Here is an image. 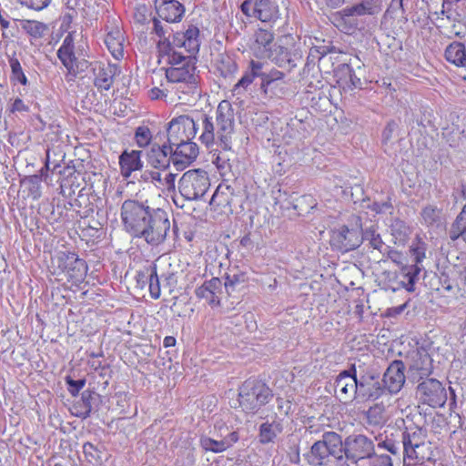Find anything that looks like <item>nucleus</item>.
<instances>
[{
    "label": "nucleus",
    "mask_w": 466,
    "mask_h": 466,
    "mask_svg": "<svg viewBox=\"0 0 466 466\" xmlns=\"http://www.w3.org/2000/svg\"><path fill=\"white\" fill-rule=\"evenodd\" d=\"M198 122L188 115H181L170 120L167 127V142L174 147L177 143L192 140L197 134Z\"/></svg>",
    "instance_id": "nucleus-10"
},
{
    "label": "nucleus",
    "mask_w": 466,
    "mask_h": 466,
    "mask_svg": "<svg viewBox=\"0 0 466 466\" xmlns=\"http://www.w3.org/2000/svg\"><path fill=\"white\" fill-rule=\"evenodd\" d=\"M244 282V276L242 274L227 275L224 282V288L228 296L236 290V288Z\"/></svg>",
    "instance_id": "nucleus-56"
},
{
    "label": "nucleus",
    "mask_w": 466,
    "mask_h": 466,
    "mask_svg": "<svg viewBox=\"0 0 466 466\" xmlns=\"http://www.w3.org/2000/svg\"><path fill=\"white\" fill-rule=\"evenodd\" d=\"M93 72L95 75L94 85L98 89L109 90L114 82V77L118 72V68L115 65L96 63Z\"/></svg>",
    "instance_id": "nucleus-31"
},
{
    "label": "nucleus",
    "mask_w": 466,
    "mask_h": 466,
    "mask_svg": "<svg viewBox=\"0 0 466 466\" xmlns=\"http://www.w3.org/2000/svg\"><path fill=\"white\" fill-rule=\"evenodd\" d=\"M347 370L350 371L356 383L370 378H380V372L374 368L369 357L356 360L350 364Z\"/></svg>",
    "instance_id": "nucleus-29"
},
{
    "label": "nucleus",
    "mask_w": 466,
    "mask_h": 466,
    "mask_svg": "<svg viewBox=\"0 0 466 466\" xmlns=\"http://www.w3.org/2000/svg\"><path fill=\"white\" fill-rule=\"evenodd\" d=\"M238 202V196L234 188L228 185H218L214 192L209 205L211 208L219 214L229 215L234 212V208Z\"/></svg>",
    "instance_id": "nucleus-16"
},
{
    "label": "nucleus",
    "mask_w": 466,
    "mask_h": 466,
    "mask_svg": "<svg viewBox=\"0 0 466 466\" xmlns=\"http://www.w3.org/2000/svg\"><path fill=\"white\" fill-rule=\"evenodd\" d=\"M218 124V151L227 163L234 160L236 154L232 150V134L235 126V115L232 105L228 100H222L217 107Z\"/></svg>",
    "instance_id": "nucleus-1"
},
{
    "label": "nucleus",
    "mask_w": 466,
    "mask_h": 466,
    "mask_svg": "<svg viewBox=\"0 0 466 466\" xmlns=\"http://www.w3.org/2000/svg\"><path fill=\"white\" fill-rule=\"evenodd\" d=\"M20 3L29 8L35 10H42L46 7L51 0H19Z\"/></svg>",
    "instance_id": "nucleus-64"
},
{
    "label": "nucleus",
    "mask_w": 466,
    "mask_h": 466,
    "mask_svg": "<svg viewBox=\"0 0 466 466\" xmlns=\"http://www.w3.org/2000/svg\"><path fill=\"white\" fill-rule=\"evenodd\" d=\"M448 238L451 242L457 243L461 239L466 245V204L450 226Z\"/></svg>",
    "instance_id": "nucleus-39"
},
{
    "label": "nucleus",
    "mask_w": 466,
    "mask_h": 466,
    "mask_svg": "<svg viewBox=\"0 0 466 466\" xmlns=\"http://www.w3.org/2000/svg\"><path fill=\"white\" fill-rule=\"evenodd\" d=\"M136 143L139 147H145L151 143L152 133L148 127L140 126L135 131Z\"/></svg>",
    "instance_id": "nucleus-53"
},
{
    "label": "nucleus",
    "mask_w": 466,
    "mask_h": 466,
    "mask_svg": "<svg viewBox=\"0 0 466 466\" xmlns=\"http://www.w3.org/2000/svg\"><path fill=\"white\" fill-rule=\"evenodd\" d=\"M261 69L263 64L258 61L251 60L249 66L242 77L234 85L232 93L234 96L243 94L247 87L254 81L256 77L261 78Z\"/></svg>",
    "instance_id": "nucleus-35"
},
{
    "label": "nucleus",
    "mask_w": 466,
    "mask_h": 466,
    "mask_svg": "<svg viewBox=\"0 0 466 466\" xmlns=\"http://www.w3.org/2000/svg\"><path fill=\"white\" fill-rule=\"evenodd\" d=\"M404 466L421 465L431 457L429 442L402 449Z\"/></svg>",
    "instance_id": "nucleus-30"
},
{
    "label": "nucleus",
    "mask_w": 466,
    "mask_h": 466,
    "mask_svg": "<svg viewBox=\"0 0 466 466\" xmlns=\"http://www.w3.org/2000/svg\"><path fill=\"white\" fill-rule=\"evenodd\" d=\"M432 370V359L430 354L416 352L408 370V379L414 383H418L425 379H430Z\"/></svg>",
    "instance_id": "nucleus-17"
},
{
    "label": "nucleus",
    "mask_w": 466,
    "mask_h": 466,
    "mask_svg": "<svg viewBox=\"0 0 466 466\" xmlns=\"http://www.w3.org/2000/svg\"><path fill=\"white\" fill-rule=\"evenodd\" d=\"M341 451L356 465L363 460H371L376 455L374 441L361 433L350 434L342 440Z\"/></svg>",
    "instance_id": "nucleus-9"
},
{
    "label": "nucleus",
    "mask_w": 466,
    "mask_h": 466,
    "mask_svg": "<svg viewBox=\"0 0 466 466\" xmlns=\"http://www.w3.org/2000/svg\"><path fill=\"white\" fill-rule=\"evenodd\" d=\"M167 91L170 95L175 96L183 104L195 102L200 96L198 78L171 84L170 88L167 89Z\"/></svg>",
    "instance_id": "nucleus-21"
},
{
    "label": "nucleus",
    "mask_w": 466,
    "mask_h": 466,
    "mask_svg": "<svg viewBox=\"0 0 466 466\" xmlns=\"http://www.w3.org/2000/svg\"><path fill=\"white\" fill-rule=\"evenodd\" d=\"M367 421L370 425H381L386 421L385 407L382 404H375L366 411Z\"/></svg>",
    "instance_id": "nucleus-50"
},
{
    "label": "nucleus",
    "mask_w": 466,
    "mask_h": 466,
    "mask_svg": "<svg viewBox=\"0 0 466 466\" xmlns=\"http://www.w3.org/2000/svg\"><path fill=\"white\" fill-rule=\"evenodd\" d=\"M441 210L432 205L425 207L420 213L427 227H438L441 224Z\"/></svg>",
    "instance_id": "nucleus-49"
},
{
    "label": "nucleus",
    "mask_w": 466,
    "mask_h": 466,
    "mask_svg": "<svg viewBox=\"0 0 466 466\" xmlns=\"http://www.w3.org/2000/svg\"><path fill=\"white\" fill-rule=\"evenodd\" d=\"M240 9L247 16H253L263 23L275 24L280 19V12L275 0H245Z\"/></svg>",
    "instance_id": "nucleus-11"
},
{
    "label": "nucleus",
    "mask_w": 466,
    "mask_h": 466,
    "mask_svg": "<svg viewBox=\"0 0 466 466\" xmlns=\"http://www.w3.org/2000/svg\"><path fill=\"white\" fill-rule=\"evenodd\" d=\"M354 225H343L332 231L330 245L333 249L346 253L358 248L363 242L360 219L354 217Z\"/></svg>",
    "instance_id": "nucleus-8"
},
{
    "label": "nucleus",
    "mask_w": 466,
    "mask_h": 466,
    "mask_svg": "<svg viewBox=\"0 0 466 466\" xmlns=\"http://www.w3.org/2000/svg\"><path fill=\"white\" fill-rule=\"evenodd\" d=\"M303 51L299 46H274L272 52L268 56L272 63L287 71H291L302 62Z\"/></svg>",
    "instance_id": "nucleus-13"
},
{
    "label": "nucleus",
    "mask_w": 466,
    "mask_h": 466,
    "mask_svg": "<svg viewBox=\"0 0 466 466\" xmlns=\"http://www.w3.org/2000/svg\"><path fill=\"white\" fill-rule=\"evenodd\" d=\"M136 280L137 286L141 289H144L147 285H148L149 292L153 299L159 298L160 283L156 264L151 263L137 271L136 275Z\"/></svg>",
    "instance_id": "nucleus-24"
},
{
    "label": "nucleus",
    "mask_w": 466,
    "mask_h": 466,
    "mask_svg": "<svg viewBox=\"0 0 466 466\" xmlns=\"http://www.w3.org/2000/svg\"><path fill=\"white\" fill-rule=\"evenodd\" d=\"M83 452L89 462L102 461V451L91 442L83 445Z\"/></svg>",
    "instance_id": "nucleus-55"
},
{
    "label": "nucleus",
    "mask_w": 466,
    "mask_h": 466,
    "mask_svg": "<svg viewBox=\"0 0 466 466\" xmlns=\"http://www.w3.org/2000/svg\"><path fill=\"white\" fill-rule=\"evenodd\" d=\"M368 208H370L372 211L376 212L377 214H391L393 210V206L391 204L390 198H388V200L382 202L374 201L371 205H369Z\"/></svg>",
    "instance_id": "nucleus-59"
},
{
    "label": "nucleus",
    "mask_w": 466,
    "mask_h": 466,
    "mask_svg": "<svg viewBox=\"0 0 466 466\" xmlns=\"http://www.w3.org/2000/svg\"><path fill=\"white\" fill-rule=\"evenodd\" d=\"M8 63L11 68V80L18 82L23 86H26L28 80L23 71L19 60L15 56V53L8 56Z\"/></svg>",
    "instance_id": "nucleus-47"
},
{
    "label": "nucleus",
    "mask_w": 466,
    "mask_h": 466,
    "mask_svg": "<svg viewBox=\"0 0 466 466\" xmlns=\"http://www.w3.org/2000/svg\"><path fill=\"white\" fill-rule=\"evenodd\" d=\"M426 438V430L415 425L406 427L401 433L402 449L425 443L427 442Z\"/></svg>",
    "instance_id": "nucleus-43"
},
{
    "label": "nucleus",
    "mask_w": 466,
    "mask_h": 466,
    "mask_svg": "<svg viewBox=\"0 0 466 466\" xmlns=\"http://www.w3.org/2000/svg\"><path fill=\"white\" fill-rule=\"evenodd\" d=\"M450 32L456 37L463 38L466 35V25L461 20L454 21Z\"/></svg>",
    "instance_id": "nucleus-63"
},
{
    "label": "nucleus",
    "mask_w": 466,
    "mask_h": 466,
    "mask_svg": "<svg viewBox=\"0 0 466 466\" xmlns=\"http://www.w3.org/2000/svg\"><path fill=\"white\" fill-rule=\"evenodd\" d=\"M215 66L219 75L225 79L233 77L238 71L235 58L226 52L218 54Z\"/></svg>",
    "instance_id": "nucleus-42"
},
{
    "label": "nucleus",
    "mask_w": 466,
    "mask_h": 466,
    "mask_svg": "<svg viewBox=\"0 0 466 466\" xmlns=\"http://www.w3.org/2000/svg\"><path fill=\"white\" fill-rule=\"evenodd\" d=\"M124 34L117 26L112 27L105 39L109 52L116 59H120L124 56Z\"/></svg>",
    "instance_id": "nucleus-38"
},
{
    "label": "nucleus",
    "mask_w": 466,
    "mask_h": 466,
    "mask_svg": "<svg viewBox=\"0 0 466 466\" xmlns=\"http://www.w3.org/2000/svg\"><path fill=\"white\" fill-rule=\"evenodd\" d=\"M358 398L362 400H375L385 392V387L381 384L380 378H370L357 383Z\"/></svg>",
    "instance_id": "nucleus-32"
},
{
    "label": "nucleus",
    "mask_w": 466,
    "mask_h": 466,
    "mask_svg": "<svg viewBox=\"0 0 466 466\" xmlns=\"http://www.w3.org/2000/svg\"><path fill=\"white\" fill-rule=\"evenodd\" d=\"M282 431L283 426L278 420L263 422L258 429V441L262 445L274 443Z\"/></svg>",
    "instance_id": "nucleus-40"
},
{
    "label": "nucleus",
    "mask_w": 466,
    "mask_h": 466,
    "mask_svg": "<svg viewBox=\"0 0 466 466\" xmlns=\"http://www.w3.org/2000/svg\"><path fill=\"white\" fill-rule=\"evenodd\" d=\"M445 59L458 67H466V45L453 41L444 50Z\"/></svg>",
    "instance_id": "nucleus-37"
},
{
    "label": "nucleus",
    "mask_w": 466,
    "mask_h": 466,
    "mask_svg": "<svg viewBox=\"0 0 466 466\" xmlns=\"http://www.w3.org/2000/svg\"><path fill=\"white\" fill-rule=\"evenodd\" d=\"M222 293V281L218 278H212L205 281L196 289V296L199 299H204L211 307L220 305Z\"/></svg>",
    "instance_id": "nucleus-26"
},
{
    "label": "nucleus",
    "mask_w": 466,
    "mask_h": 466,
    "mask_svg": "<svg viewBox=\"0 0 466 466\" xmlns=\"http://www.w3.org/2000/svg\"><path fill=\"white\" fill-rule=\"evenodd\" d=\"M421 270H422V267L416 265V264H413L410 266H405L402 268V272L408 280L407 284L405 285V289L407 291H409V292L414 291V285H415L416 281L418 280V279H419L418 277H419L420 273L421 272Z\"/></svg>",
    "instance_id": "nucleus-51"
},
{
    "label": "nucleus",
    "mask_w": 466,
    "mask_h": 466,
    "mask_svg": "<svg viewBox=\"0 0 466 466\" xmlns=\"http://www.w3.org/2000/svg\"><path fill=\"white\" fill-rule=\"evenodd\" d=\"M58 268H61L73 283L82 282L87 273L86 261L79 258L75 252H61L57 258Z\"/></svg>",
    "instance_id": "nucleus-15"
},
{
    "label": "nucleus",
    "mask_w": 466,
    "mask_h": 466,
    "mask_svg": "<svg viewBox=\"0 0 466 466\" xmlns=\"http://www.w3.org/2000/svg\"><path fill=\"white\" fill-rule=\"evenodd\" d=\"M155 5L158 16L167 23L180 21L185 13L184 5L177 0H156Z\"/></svg>",
    "instance_id": "nucleus-28"
},
{
    "label": "nucleus",
    "mask_w": 466,
    "mask_h": 466,
    "mask_svg": "<svg viewBox=\"0 0 466 466\" xmlns=\"http://www.w3.org/2000/svg\"><path fill=\"white\" fill-rule=\"evenodd\" d=\"M363 240H368L370 245L374 248L378 249L381 253H384L389 249V246L385 245L382 241V238L374 227L368 228L366 229H362Z\"/></svg>",
    "instance_id": "nucleus-46"
},
{
    "label": "nucleus",
    "mask_w": 466,
    "mask_h": 466,
    "mask_svg": "<svg viewBox=\"0 0 466 466\" xmlns=\"http://www.w3.org/2000/svg\"><path fill=\"white\" fill-rule=\"evenodd\" d=\"M379 13V8L374 4H370L369 0H362L360 3L351 6H347L342 10V14L345 16H362V15H373Z\"/></svg>",
    "instance_id": "nucleus-44"
},
{
    "label": "nucleus",
    "mask_w": 466,
    "mask_h": 466,
    "mask_svg": "<svg viewBox=\"0 0 466 466\" xmlns=\"http://www.w3.org/2000/svg\"><path fill=\"white\" fill-rule=\"evenodd\" d=\"M141 154L142 151L139 150H131L130 152L125 150L122 152L119 157V165L124 177H129L132 172L142 169Z\"/></svg>",
    "instance_id": "nucleus-34"
},
{
    "label": "nucleus",
    "mask_w": 466,
    "mask_h": 466,
    "mask_svg": "<svg viewBox=\"0 0 466 466\" xmlns=\"http://www.w3.org/2000/svg\"><path fill=\"white\" fill-rule=\"evenodd\" d=\"M442 137L451 147L458 150H466V131L461 130L458 126L451 125L443 128Z\"/></svg>",
    "instance_id": "nucleus-41"
},
{
    "label": "nucleus",
    "mask_w": 466,
    "mask_h": 466,
    "mask_svg": "<svg viewBox=\"0 0 466 466\" xmlns=\"http://www.w3.org/2000/svg\"><path fill=\"white\" fill-rule=\"evenodd\" d=\"M336 76L338 77L337 83L339 88L345 93L351 92L357 88H363L364 82L348 64H342L338 66Z\"/></svg>",
    "instance_id": "nucleus-27"
},
{
    "label": "nucleus",
    "mask_w": 466,
    "mask_h": 466,
    "mask_svg": "<svg viewBox=\"0 0 466 466\" xmlns=\"http://www.w3.org/2000/svg\"><path fill=\"white\" fill-rule=\"evenodd\" d=\"M410 253L413 258L414 264L420 266L426 257V244L419 242L416 246L410 247Z\"/></svg>",
    "instance_id": "nucleus-58"
},
{
    "label": "nucleus",
    "mask_w": 466,
    "mask_h": 466,
    "mask_svg": "<svg viewBox=\"0 0 466 466\" xmlns=\"http://www.w3.org/2000/svg\"><path fill=\"white\" fill-rule=\"evenodd\" d=\"M357 383L347 370H341L335 380V392L340 401L348 402L358 398Z\"/></svg>",
    "instance_id": "nucleus-23"
},
{
    "label": "nucleus",
    "mask_w": 466,
    "mask_h": 466,
    "mask_svg": "<svg viewBox=\"0 0 466 466\" xmlns=\"http://www.w3.org/2000/svg\"><path fill=\"white\" fill-rule=\"evenodd\" d=\"M200 445L205 451H212L215 453H219L226 451V447L222 439L217 441L209 437H201Z\"/></svg>",
    "instance_id": "nucleus-54"
},
{
    "label": "nucleus",
    "mask_w": 466,
    "mask_h": 466,
    "mask_svg": "<svg viewBox=\"0 0 466 466\" xmlns=\"http://www.w3.org/2000/svg\"><path fill=\"white\" fill-rule=\"evenodd\" d=\"M171 52H179L177 48H184L187 55L195 56L199 51L201 39L199 28L195 25H188L184 32L173 34L172 42H168Z\"/></svg>",
    "instance_id": "nucleus-14"
},
{
    "label": "nucleus",
    "mask_w": 466,
    "mask_h": 466,
    "mask_svg": "<svg viewBox=\"0 0 466 466\" xmlns=\"http://www.w3.org/2000/svg\"><path fill=\"white\" fill-rule=\"evenodd\" d=\"M44 175V168L41 169V175H34L25 178L24 183L28 185L29 190L33 194H38L40 188L41 176Z\"/></svg>",
    "instance_id": "nucleus-61"
},
{
    "label": "nucleus",
    "mask_w": 466,
    "mask_h": 466,
    "mask_svg": "<svg viewBox=\"0 0 466 466\" xmlns=\"http://www.w3.org/2000/svg\"><path fill=\"white\" fill-rule=\"evenodd\" d=\"M197 124V130L201 129L199 140L202 144L206 145L207 147H210L214 144L218 143V134L214 131V120L213 117L202 114L198 119H195Z\"/></svg>",
    "instance_id": "nucleus-33"
},
{
    "label": "nucleus",
    "mask_w": 466,
    "mask_h": 466,
    "mask_svg": "<svg viewBox=\"0 0 466 466\" xmlns=\"http://www.w3.org/2000/svg\"><path fill=\"white\" fill-rule=\"evenodd\" d=\"M20 25L23 31L35 39L43 37L47 29L44 23L35 20H22Z\"/></svg>",
    "instance_id": "nucleus-45"
},
{
    "label": "nucleus",
    "mask_w": 466,
    "mask_h": 466,
    "mask_svg": "<svg viewBox=\"0 0 466 466\" xmlns=\"http://www.w3.org/2000/svg\"><path fill=\"white\" fill-rule=\"evenodd\" d=\"M83 56V51L76 49L75 33H69L57 50V56L67 71H74L73 65Z\"/></svg>",
    "instance_id": "nucleus-25"
},
{
    "label": "nucleus",
    "mask_w": 466,
    "mask_h": 466,
    "mask_svg": "<svg viewBox=\"0 0 466 466\" xmlns=\"http://www.w3.org/2000/svg\"><path fill=\"white\" fill-rule=\"evenodd\" d=\"M274 33L268 29L258 28L254 35L250 44V50L253 55L258 58H268L272 52L274 46L273 43Z\"/></svg>",
    "instance_id": "nucleus-22"
},
{
    "label": "nucleus",
    "mask_w": 466,
    "mask_h": 466,
    "mask_svg": "<svg viewBox=\"0 0 466 466\" xmlns=\"http://www.w3.org/2000/svg\"><path fill=\"white\" fill-rule=\"evenodd\" d=\"M153 32L160 38L157 43L159 51L160 45L163 42H172V40L169 39L172 32L171 27L167 24H162V22L157 18L153 19Z\"/></svg>",
    "instance_id": "nucleus-52"
},
{
    "label": "nucleus",
    "mask_w": 466,
    "mask_h": 466,
    "mask_svg": "<svg viewBox=\"0 0 466 466\" xmlns=\"http://www.w3.org/2000/svg\"><path fill=\"white\" fill-rule=\"evenodd\" d=\"M173 148L167 142L161 146L152 144L147 152V163L156 169H167L173 164Z\"/></svg>",
    "instance_id": "nucleus-19"
},
{
    "label": "nucleus",
    "mask_w": 466,
    "mask_h": 466,
    "mask_svg": "<svg viewBox=\"0 0 466 466\" xmlns=\"http://www.w3.org/2000/svg\"><path fill=\"white\" fill-rule=\"evenodd\" d=\"M378 446L380 448H383V449L387 450L392 455L398 456L400 458V450L402 448V446L400 445V442H396L392 439L386 438V440H384L383 441L380 442L378 444Z\"/></svg>",
    "instance_id": "nucleus-60"
},
{
    "label": "nucleus",
    "mask_w": 466,
    "mask_h": 466,
    "mask_svg": "<svg viewBox=\"0 0 466 466\" xmlns=\"http://www.w3.org/2000/svg\"><path fill=\"white\" fill-rule=\"evenodd\" d=\"M102 402L101 395L95 390H86L81 394V400L78 406L81 410L77 414L82 419L88 418L93 411H97Z\"/></svg>",
    "instance_id": "nucleus-36"
},
{
    "label": "nucleus",
    "mask_w": 466,
    "mask_h": 466,
    "mask_svg": "<svg viewBox=\"0 0 466 466\" xmlns=\"http://www.w3.org/2000/svg\"><path fill=\"white\" fill-rule=\"evenodd\" d=\"M173 166L177 170H183L188 167L198 156V147L192 140L174 145Z\"/></svg>",
    "instance_id": "nucleus-20"
},
{
    "label": "nucleus",
    "mask_w": 466,
    "mask_h": 466,
    "mask_svg": "<svg viewBox=\"0 0 466 466\" xmlns=\"http://www.w3.org/2000/svg\"><path fill=\"white\" fill-rule=\"evenodd\" d=\"M405 365L402 360H393L383 374V387L385 391L390 393H398L405 383Z\"/></svg>",
    "instance_id": "nucleus-18"
},
{
    "label": "nucleus",
    "mask_w": 466,
    "mask_h": 466,
    "mask_svg": "<svg viewBox=\"0 0 466 466\" xmlns=\"http://www.w3.org/2000/svg\"><path fill=\"white\" fill-rule=\"evenodd\" d=\"M342 437L335 431H325L309 450L303 453L304 461L310 466H327L332 456L339 453Z\"/></svg>",
    "instance_id": "nucleus-3"
},
{
    "label": "nucleus",
    "mask_w": 466,
    "mask_h": 466,
    "mask_svg": "<svg viewBox=\"0 0 466 466\" xmlns=\"http://www.w3.org/2000/svg\"><path fill=\"white\" fill-rule=\"evenodd\" d=\"M273 397L269 387L258 380H247L238 390V402L246 413L255 414Z\"/></svg>",
    "instance_id": "nucleus-4"
},
{
    "label": "nucleus",
    "mask_w": 466,
    "mask_h": 466,
    "mask_svg": "<svg viewBox=\"0 0 466 466\" xmlns=\"http://www.w3.org/2000/svg\"><path fill=\"white\" fill-rule=\"evenodd\" d=\"M416 397L422 404L442 407L447 401V391L440 380L430 378L418 382Z\"/></svg>",
    "instance_id": "nucleus-12"
},
{
    "label": "nucleus",
    "mask_w": 466,
    "mask_h": 466,
    "mask_svg": "<svg viewBox=\"0 0 466 466\" xmlns=\"http://www.w3.org/2000/svg\"><path fill=\"white\" fill-rule=\"evenodd\" d=\"M284 73L276 69L271 70L268 73L263 72L261 69V84L260 89L265 94H268V89L272 86V84H277L283 79Z\"/></svg>",
    "instance_id": "nucleus-48"
},
{
    "label": "nucleus",
    "mask_w": 466,
    "mask_h": 466,
    "mask_svg": "<svg viewBox=\"0 0 466 466\" xmlns=\"http://www.w3.org/2000/svg\"><path fill=\"white\" fill-rule=\"evenodd\" d=\"M144 224L135 238H143L151 246H158L167 239L171 225L166 210L156 208Z\"/></svg>",
    "instance_id": "nucleus-5"
},
{
    "label": "nucleus",
    "mask_w": 466,
    "mask_h": 466,
    "mask_svg": "<svg viewBox=\"0 0 466 466\" xmlns=\"http://www.w3.org/2000/svg\"><path fill=\"white\" fill-rule=\"evenodd\" d=\"M66 383L67 385V390L69 393L76 397L78 395L80 390L85 387L86 385V380L80 379V380H74L70 376L66 377Z\"/></svg>",
    "instance_id": "nucleus-57"
},
{
    "label": "nucleus",
    "mask_w": 466,
    "mask_h": 466,
    "mask_svg": "<svg viewBox=\"0 0 466 466\" xmlns=\"http://www.w3.org/2000/svg\"><path fill=\"white\" fill-rule=\"evenodd\" d=\"M155 208L150 207L147 201L126 199L121 205L120 212V218L126 231L134 237L145 225L144 223Z\"/></svg>",
    "instance_id": "nucleus-6"
},
{
    "label": "nucleus",
    "mask_w": 466,
    "mask_h": 466,
    "mask_svg": "<svg viewBox=\"0 0 466 466\" xmlns=\"http://www.w3.org/2000/svg\"><path fill=\"white\" fill-rule=\"evenodd\" d=\"M90 65L91 64L85 58V56L83 55L81 58L73 65L74 71H68V74L72 75L73 76H76L78 74L85 72Z\"/></svg>",
    "instance_id": "nucleus-62"
},
{
    "label": "nucleus",
    "mask_w": 466,
    "mask_h": 466,
    "mask_svg": "<svg viewBox=\"0 0 466 466\" xmlns=\"http://www.w3.org/2000/svg\"><path fill=\"white\" fill-rule=\"evenodd\" d=\"M168 42L160 45V53L167 56L170 66L166 69V77L170 84L198 78L196 74V56L182 52H171Z\"/></svg>",
    "instance_id": "nucleus-2"
},
{
    "label": "nucleus",
    "mask_w": 466,
    "mask_h": 466,
    "mask_svg": "<svg viewBox=\"0 0 466 466\" xmlns=\"http://www.w3.org/2000/svg\"><path fill=\"white\" fill-rule=\"evenodd\" d=\"M210 187L208 175L202 169H191L178 181V190L187 200L202 199Z\"/></svg>",
    "instance_id": "nucleus-7"
}]
</instances>
